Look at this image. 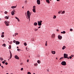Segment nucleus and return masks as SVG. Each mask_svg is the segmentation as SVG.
Segmentation results:
<instances>
[{
    "instance_id": "34",
    "label": "nucleus",
    "mask_w": 74,
    "mask_h": 74,
    "mask_svg": "<svg viewBox=\"0 0 74 74\" xmlns=\"http://www.w3.org/2000/svg\"><path fill=\"white\" fill-rule=\"evenodd\" d=\"M10 56H12V53H11V52H10Z\"/></svg>"
},
{
    "instance_id": "23",
    "label": "nucleus",
    "mask_w": 74,
    "mask_h": 74,
    "mask_svg": "<svg viewBox=\"0 0 74 74\" xmlns=\"http://www.w3.org/2000/svg\"><path fill=\"white\" fill-rule=\"evenodd\" d=\"M37 62L38 63L40 64L41 62V61H40L39 60H38L37 61Z\"/></svg>"
},
{
    "instance_id": "32",
    "label": "nucleus",
    "mask_w": 74,
    "mask_h": 74,
    "mask_svg": "<svg viewBox=\"0 0 74 74\" xmlns=\"http://www.w3.org/2000/svg\"><path fill=\"white\" fill-rule=\"evenodd\" d=\"M62 12V11H59V12H58V14H60V13H61V12Z\"/></svg>"
},
{
    "instance_id": "30",
    "label": "nucleus",
    "mask_w": 74,
    "mask_h": 74,
    "mask_svg": "<svg viewBox=\"0 0 74 74\" xmlns=\"http://www.w3.org/2000/svg\"><path fill=\"white\" fill-rule=\"evenodd\" d=\"M1 37L3 38L4 37V35H2L1 36Z\"/></svg>"
},
{
    "instance_id": "16",
    "label": "nucleus",
    "mask_w": 74,
    "mask_h": 74,
    "mask_svg": "<svg viewBox=\"0 0 74 74\" xmlns=\"http://www.w3.org/2000/svg\"><path fill=\"white\" fill-rule=\"evenodd\" d=\"M33 11L34 12H36V9L33 8Z\"/></svg>"
},
{
    "instance_id": "49",
    "label": "nucleus",
    "mask_w": 74,
    "mask_h": 74,
    "mask_svg": "<svg viewBox=\"0 0 74 74\" xmlns=\"http://www.w3.org/2000/svg\"><path fill=\"white\" fill-rule=\"evenodd\" d=\"M4 32H2V35H4Z\"/></svg>"
},
{
    "instance_id": "46",
    "label": "nucleus",
    "mask_w": 74,
    "mask_h": 74,
    "mask_svg": "<svg viewBox=\"0 0 74 74\" xmlns=\"http://www.w3.org/2000/svg\"><path fill=\"white\" fill-rule=\"evenodd\" d=\"M69 58V59H72V57H71V56H70Z\"/></svg>"
},
{
    "instance_id": "2",
    "label": "nucleus",
    "mask_w": 74,
    "mask_h": 74,
    "mask_svg": "<svg viewBox=\"0 0 74 74\" xmlns=\"http://www.w3.org/2000/svg\"><path fill=\"white\" fill-rule=\"evenodd\" d=\"M64 59H66L67 58L68 59H69V58L68 57V55L66 53H64Z\"/></svg>"
},
{
    "instance_id": "8",
    "label": "nucleus",
    "mask_w": 74,
    "mask_h": 74,
    "mask_svg": "<svg viewBox=\"0 0 74 74\" xmlns=\"http://www.w3.org/2000/svg\"><path fill=\"white\" fill-rule=\"evenodd\" d=\"M37 4L38 5L40 4V0H37Z\"/></svg>"
},
{
    "instance_id": "5",
    "label": "nucleus",
    "mask_w": 74,
    "mask_h": 74,
    "mask_svg": "<svg viewBox=\"0 0 74 74\" xmlns=\"http://www.w3.org/2000/svg\"><path fill=\"white\" fill-rule=\"evenodd\" d=\"M61 64L63 66H66V62L65 61H62L61 62Z\"/></svg>"
},
{
    "instance_id": "22",
    "label": "nucleus",
    "mask_w": 74,
    "mask_h": 74,
    "mask_svg": "<svg viewBox=\"0 0 74 74\" xmlns=\"http://www.w3.org/2000/svg\"><path fill=\"white\" fill-rule=\"evenodd\" d=\"M9 49H11V45H10L9 47L8 48Z\"/></svg>"
},
{
    "instance_id": "55",
    "label": "nucleus",
    "mask_w": 74,
    "mask_h": 74,
    "mask_svg": "<svg viewBox=\"0 0 74 74\" xmlns=\"http://www.w3.org/2000/svg\"><path fill=\"white\" fill-rule=\"evenodd\" d=\"M4 62H7V61H6V60H4Z\"/></svg>"
},
{
    "instance_id": "45",
    "label": "nucleus",
    "mask_w": 74,
    "mask_h": 74,
    "mask_svg": "<svg viewBox=\"0 0 74 74\" xmlns=\"http://www.w3.org/2000/svg\"><path fill=\"white\" fill-rule=\"evenodd\" d=\"M2 63H3V64H4V63H5V62H4V61H3V62H2Z\"/></svg>"
},
{
    "instance_id": "58",
    "label": "nucleus",
    "mask_w": 74,
    "mask_h": 74,
    "mask_svg": "<svg viewBox=\"0 0 74 74\" xmlns=\"http://www.w3.org/2000/svg\"><path fill=\"white\" fill-rule=\"evenodd\" d=\"M26 49H27V48L26 47Z\"/></svg>"
},
{
    "instance_id": "42",
    "label": "nucleus",
    "mask_w": 74,
    "mask_h": 74,
    "mask_svg": "<svg viewBox=\"0 0 74 74\" xmlns=\"http://www.w3.org/2000/svg\"><path fill=\"white\" fill-rule=\"evenodd\" d=\"M23 68H21V71H23Z\"/></svg>"
},
{
    "instance_id": "11",
    "label": "nucleus",
    "mask_w": 74,
    "mask_h": 74,
    "mask_svg": "<svg viewBox=\"0 0 74 74\" xmlns=\"http://www.w3.org/2000/svg\"><path fill=\"white\" fill-rule=\"evenodd\" d=\"M51 53H52V54H55V53H56V52H55V51H52Z\"/></svg>"
},
{
    "instance_id": "26",
    "label": "nucleus",
    "mask_w": 74,
    "mask_h": 74,
    "mask_svg": "<svg viewBox=\"0 0 74 74\" xmlns=\"http://www.w3.org/2000/svg\"><path fill=\"white\" fill-rule=\"evenodd\" d=\"M53 19H56V16H54L53 17Z\"/></svg>"
},
{
    "instance_id": "12",
    "label": "nucleus",
    "mask_w": 74,
    "mask_h": 74,
    "mask_svg": "<svg viewBox=\"0 0 74 74\" xmlns=\"http://www.w3.org/2000/svg\"><path fill=\"white\" fill-rule=\"evenodd\" d=\"M16 7V5L15 6H12L11 8H12V9H14V8H15Z\"/></svg>"
},
{
    "instance_id": "36",
    "label": "nucleus",
    "mask_w": 74,
    "mask_h": 74,
    "mask_svg": "<svg viewBox=\"0 0 74 74\" xmlns=\"http://www.w3.org/2000/svg\"><path fill=\"white\" fill-rule=\"evenodd\" d=\"M10 44H12V41H11L10 42Z\"/></svg>"
},
{
    "instance_id": "52",
    "label": "nucleus",
    "mask_w": 74,
    "mask_h": 74,
    "mask_svg": "<svg viewBox=\"0 0 74 74\" xmlns=\"http://www.w3.org/2000/svg\"><path fill=\"white\" fill-rule=\"evenodd\" d=\"M29 60H27V62H29Z\"/></svg>"
},
{
    "instance_id": "19",
    "label": "nucleus",
    "mask_w": 74,
    "mask_h": 74,
    "mask_svg": "<svg viewBox=\"0 0 74 74\" xmlns=\"http://www.w3.org/2000/svg\"><path fill=\"white\" fill-rule=\"evenodd\" d=\"M15 18L18 21H19V19L16 17H15Z\"/></svg>"
},
{
    "instance_id": "10",
    "label": "nucleus",
    "mask_w": 74,
    "mask_h": 74,
    "mask_svg": "<svg viewBox=\"0 0 74 74\" xmlns=\"http://www.w3.org/2000/svg\"><path fill=\"white\" fill-rule=\"evenodd\" d=\"M20 43V42H19V41H16V45H18Z\"/></svg>"
},
{
    "instance_id": "61",
    "label": "nucleus",
    "mask_w": 74,
    "mask_h": 74,
    "mask_svg": "<svg viewBox=\"0 0 74 74\" xmlns=\"http://www.w3.org/2000/svg\"><path fill=\"white\" fill-rule=\"evenodd\" d=\"M24 7H22L23 8Z\"/></svg>"
},
{
    "instance_id": "35",
    "label": "nucleus",
    "mask_w": 74,
    "mask_h": 74,
    "mask_svg": "<svg viewBox=\"0 0 74 74\" xmlns=\"http://www.w3.org/2000/svg\"><path fill=\"white\" fill-rule=\"evenodd\" d=\"M13 42L14 43H15V42H16V40H14L13 41Z\"/></svg>"
},
{
    "instance_id": "47",
    "label": "nucleus",
    "mask_w": 74,
    "mask_h": 74,
    "mask_svg": "<svg viewBox=\"0 0 74 74\" xmlns=\"http://www.w3.org/2000/svg\"><path fill=\"white\" fill-rule=\"evenodd\" d=\"M5 64H6V65H7V64H8V63L7 62H5Z\"/></svg>"
},
{
    "instance_id": "57",
    "label": "nucleus",
    "mask_w": 74,
    "mask_h": 74,
    "mask_svg": "<svg viewBox=\"0 0 74 74\" xmlns=\"http://www.w3.org/2000/svg\"><path fill=\"white\" fill-rule=\"evenodd\" d=\"M17 48H19V47H17Z\"/></svg>"
},
{
    "instance_id": "62",
    "label": "nucleus",
    "mask_w": 74,
    "mask_h": 74,
    "mask_svg": "<svg viewBox=\"0 0 74 74\" xmlns=\"http://www.w3.org/2000/svg\"><path fill=\"white\" fill-rule=\"evenodd\" d=\"M56 59H58V58H56Z\"/></svg>"
},
{
    "instance_id": "6",
    "label": "nucleus",
    "mask_w": 74,
    "mask_h": 74,
    "mask_svg": "<svg viewBox=\"0 0 74 74\" xmlns=\"http://www.w3.org/2000/svg\"><path fill=\"white\" fill-rule=\"evenodd\" d=\"M58 37L59 40H61L62 38V36H60V35H58Z\"/></svg>"
},
{
    "instance_id": "7",
    "label": "nucleus",
    "mask_w": 74,
    "mask_h": 74,
    "mask_svg": "<svg viewBox=\"0 0 74 74\" xmlns=\"http://www.w3.org/2000/svg\"><path fill=\"white\" fill-rule=\"evenodd\" d=\"M55 34H53L51 35V38H55Z\"/></svg>"
},
{
    "instance_id": "63",
    "label": "nucleus",
    "mask_w": 74,
    "mask_h": 74,
    "mask_svg": "<svg viewBox=\"0 0 74 74\" xmlns=\"http://www.w3.org/2000/svg\"><path fill=\"white\" fill-rule=\"evenodd\" d=\"M6 74H8V73H7Z\"/></svg>"
},
{
    "instance_id": "43",
    "label": "nucleus",
    "mask_w": 74,
    "mask_h": 74,
    "mask_svg": "<svg viewBox=\"0 0 74 74\" xmlns=\"http://www.w3.org/2000/svg\"><path fill=\"white\" fill-rule=\"evenodd\" d=\"M5 14H7V11H5Z\"/></svg>"
},
{
    "instance_id": "15",
    "label": "nucleus",
    "mask_w": 74,
    "mask_h": 74,
    "mask_svg": "<svg viewBox=\"0 0 74 74\" xmlns=\"http://www.w3.org/2000/svg\"><path fill=\"white\" fill-rule=\"evenodd\" d=\"M61 33L62 34H65V33H66V32L64 31L63 32H61Z\"/></svg>"
},
{
    "instance_id": "59",
    "label": "nucleus",
    "mask_w": 74,
    "mask_h": 74,
    "mask_svg": "<svg viewBox=\"0 0 74 74\" xmlns=\"http://www.w3.org/2000/svg\"><path fill=\"white\" fill-rule=\"evenodd\" d=\"M1 63H0V66H1Z\"/></svg>"
},
{
    "instance_id": "60",
    "label": "nucleus",
    "mask_w": 74,
    "mask_h": 74,
    "mask_svg": "<svg viewBox=\"0 0 74 74\" xmlns=\"http://www.w3.org/2000/svg\"><path fill=\"white\" fill-rule=\"evenodd\" d=\"M10 59H9V58L8 59V60H9V61L10 60Z\"/></svg>"
},
{
    "instance_id": "27",
    "label": "nucleus",
    "mask_w": 74,
    "mask_h": 74,
    "mask_svg": "<svg viewBox=\"0 0 74 74\" xmlns=\"http://www.w3.org/2000/svg\"><path fill=\"white\" fill-rule=\"evenodd\" d=\"M24 44L25 46H26V45H27V44L26 43H24Z\"/></svg>"
},
{
    "instance_id": "50",
    "label": "nucleus",
    "mask_w": 74,
    "mask_h": 74,
    "mask_svg": "<svg viewBox=\"0 0 74 74\" xmlns=\"http://www.w3.org/2000/svg\"><path fill=\"white\" fill-rule=\"evenodd\" d=\"M40 27L41 26H39L38 27V29H40Z\"/></svg>"
},
{
    "instance_id": "44",
    "label": "nucleus",
    "mask_w": 74,
    "mask_h": 74,
    "mask_svg": "<svg viewBox=\"0 0 74 74\" xmlns=\"http://www.w3.org/2000/svg\"><path fill=\"white\" fill-rule=\"evenodd\" d=\"M70 31H71V32H72V31H73V29H70Z\"/></svg>"
},
{
    "instance_id": "48",
    "label": "nucleus",
    "mask_w": 74,
    "mask_h": 74,
    "mask_svg": "<svg viewBox=\"0 0 74 74\" xmlns=\"http://www.w3.org/2000/svg\"><path fill=\"white\" fill-rule=\"evenodd\" d=\"M25 4H26L27 3V1H25Z\"/></svg>"
},
{
    "instance_id": "25",
    "label": "nucleus",
    "mask_w": 74,
    "mask_h": 74,
    "mask_svg": "<svg viewBox=\"0 0 74 74\" xmlns=\"http://www.w3.org/2000/svg\"><path fill=\"white\" fill-rule=\"evenodd\" d=\"M0 60H3V58H0Z\"/></svg>"
},
{
    "instance_id": "13",
    "label": "nucleus",
    "mask_w": 74,
    "mask_h": 74,
    "mask_svg": "<svg viewBox=\"0 0 74 74\" xmlns=\"http://www.w3.org/2000/svg\"><path fill=\"white\" fill-rule=\"evenodd\" d=\"M37 25H38V24L36 22H35L34 23V26H37Z\"/></svg>"
},
{
    "instance_id": "1",
    "label": "nucleus",
    "mask_w": 74,
    "mask_h": 74,
    "mask_svg": "<svg viewBox=\"0 0 74 74\" xmlns=\"http://www.w3.org/2000/svg\"><path fill=\"white\" fill-rule=\"evenodd\" d=\"M27 18H28L29 19V21H30V16L31 15V14L30 13V12L29 11H28L27 12Z\"/></svg>"
},
{
    "instance_id": "37",
    "label": "nucleus",
    "mask_w": 74,
    "mask_h": 74,
    "mask_svg": "<svg viewBox=\"0 0 74 74\" xmlns=\"http://www.w3.org/2000/svg\"><path fill=\"white\" fill-rule=\"evenodd\" d=\"M33 8H35V9H36V6H34Z\"/></svg>"
},
{
    "instance_id": "18",
    "label": "nucleus",
    "mask_w": 74,
    "mask_h": 74,
    "mask_svg": "<svg viewBox=\"0 0 74 74\" xmlns=\"http://www.w3.org/2000/svg\"><path fill=\"white\" fill-rule=\"evenodd\" d=\"M5 19H8L9 18L7 16H5Z\"/></svg>"
},
{
    "instance_id": "21",
    "label": "nucleus",
    "mask_w": 74,
    "mask_h": 74,
    "mask_svg": "<svg viewBox=\"0 0 74 74\" xmlns=\"http://www.w3.org/2000/svg\"><path fill=\"white\" fill-rule=\"evenodd\" d=\"M34 65H35V66H38V64L36 63L34 64Z\"/></svg>"
},
{
    "instance_id": "9",
    "label": "nucleus",
    "mask_w": 74,
    "mask_h": 74,
    "mask_svg": "<svg viewBox=\"0 0 74 74\" xmlns=\"http://www.w3.org/2000/svg\"><path fill=\"white\" fill-rule=\"evenodd\" d=\"M15 58L16 59H19V58L18 56L16 55L14 56Z\"/></svg>"
},
{
    "instance_id": "24",
    "label": "nucleus",
    "mask_w": 74,
    "mask_h": 74,
    "mask_svg": "<svg viewBox=\"0 0 74 74\" xmlns=\"http://www.w3.org/2000/svg\"><path fill=\"white\" fill-rule=\"evenodd\" d=\"M45 45V46H47V41H46Z\"/></svg>"
},
{
    "instance_id": "38",
    "label": "nucleus",
    "mask_w": 74,
    "mask_h": 74,
    "mask_svg": "<svg viewBox=\"0 0 74 74\" xmlns=\"http://www.w3.org/2000/svg\"><path fill=\"white\" fill-rule=\"evenodd\" d=\"M5 44H4L2 45V46H4V47H5Z\"/></svg>"
},
{
    "instance_id": "53",
    "label": "nucleus",
    "mask_w": 74,
    "mask_h": 74,
    "mask_svg": "<svg viewBox=\"0 0 74 74\" xmlns=\"http://www.w3.org/2000/svg\"><path fill=\"white\" fill-rule=\"evenodd\" d=\"M1 67H2L3 69L4 68V67H3V66H1Z\"/></svg>"
},
{
    "instance_id": "3",
    "label": "nucleus",
    "mask_w": 74,
    "mask_h": 74,
    "mask_svg": "<svg viewBox=\"0 0 74 74\" xmlns=\"http://www.w3.org/2000/svg\"><path fill=\"white\" fill-rule=\"evenodd\" d=\"M4 23L6 26H9V23H10V21H5L4 22Z\"/></svg>"
},
{
    "instance_id": "64",
    "label": "nucleus",
    "mask_w": 74,
    "mask_h": 74,
    "mask_svg": "<svg viewBox=\"0 0 74 74\" xmlns=\"http://www.w3.org/2000/svg\"><path fill=\"white\" fill-rule=\"evenodd\" d=\"M33 74H35V73H34Z\"/></svg>"
},
{
    "instance_id": "28",
    "label": "nucleus",
    "mask_w": 74,
    "mask_h": 74,
    "mask_svg": "<svg viewBox=\"0 0 74 74\" xmlns=\"http://www.w3.org/2000/svg\"><path fill=\"white\" fill-rule=\"evenodd\" d=\"M65 12V11H63L62 13V14H64V13Z\"/></svg>"
},
{
    "instance_id": "39",
    "label": "nucleus",
    "mask_w": 74,
    "mask_h": 74,
    "mask_svg": "<svg viewBox=\"0 0 74 74\" xmlns=\"http://www.w3.org/2000/svg\"><path fill=\"white\" fill-rule=\"evenodd\" d=\"M12 56H10V58H9L10 59H11V58H12Z\"/></svg>"
},
{
    "instance_id": "20",
    "label": "nucleus",
    "mask_w": 74,
    "mask_h": 74,
    "mask_svg": "<svg viewBox=\"0 0 74 74\" xmlns=\"http://www.w3.org/2000/svg\"><path fill=\"white\" fill-rule=\"evenodd\" d=\"M65 48H66V46H64L62 48V49H65Z\"/></svg>"
},
{
    "instance_id": "41",
    "label": "nucleus",
    "mask_w": 74,
    "mask_h": 74,
    "mask_svg": "<svg viewBox=\"0 0 74 74\" xmlns=\"http://www.w3.org/2000/svg\"><path fill=\"white\" fill-rule=\"evenodd\" d=\"M63 57H61V58L60 59V60H61V59H63Z\"/></svg>"
},
{
    "instance_id": "29",
    "label": "nucleus",
    "mask_w": 74,
    "mask_h": 74,
    "mask_svg": "<svg viewBox=\"0 0 74 74\" xmlns=\"http://www.w3.org/2000/svg\"><path fill=\"white\" fill-rule=\"evenodd\" d=\"M17 50L18 51H21V50L20 49H17Z\"/></svg>"
},
{
    "instance_id": "54",
    "label": "nucleus",
    "mask_w": 74,
    "mask_h": 74,
    "mask_svg": "<svg viewBox=\"0 0 74 74\" xmlns=\"http://www.w3.org/2000/svg\"><path fill=\"white\" fill-rule=\"evenodd\" d=\"M57 1H60V0H57Z\"/></svg>"
},
{
    "instance_id": "51",
    "label": "nucleus",
    "mask_w": 74,
    "mask_h": 74,
    "mask_svg": "<svg viewBox=\"0 0 74 74\" xmlns=\"http://www.w3.org/2000/svg\"><path fill=\"white\" fill-rule=\"evenodd\" d=\"M71 56L72 57H74V55H71Z\"/></svg>"
},
{
    "instance_id": "17",
    "label": "nucleus",
    "mask_w": 74,
    "mask_h": 74,
    "mask_svg": "<svg viewBox=\"0 0 74 74\" xmlns=\"http://www.w3.org/2000/svg\"><path fill=\"white\" fill-rule=\"evenodd\" d=\"M46 0V2H47V3H49H49H50V2H49V0Z\"/></svg>"
},
{
    "instance_id": "4",
    "label": "nucleus",
    "mask_w": 74,
    "mask_h": 74,
    "mask_svg": "<svg viewBox=\"0 0 74 74\" xmlns=\"http://www.w3.org/2000/svg\"><path fill=\"white\" fill-rule=\"evenodd\" d=\"M42 22V21H38V26H41L42 25V24L41 23Z\"/></svg>"
},
{
    "instance_id": "56",
    "label": "nucleus",
    "mask_w": 74,
    "mask_h": 74,
    "mask_svg": "<svg viewBox=\"0 0 74 74\" xmlns=\"http://www.w3.org/2000/svg\"><path fill=\"white\" fill-rule=\"evenodd\" d=\"M57 32H58V31H59V30L57 29Z\"/></svg>"
},
{
    "instance_id": "33",
    "label": "nucleus",
    "mask_w": 74,
    "mask_h": 74,
    "mask_svg": "<svg viewBox=\"0 0 74 74\" xmlns=\"http://www.w3.org/2000/svg\"><path fill=\"white\" fill-rule=\"evenodd\" d=\"M18 33H16L14 35L15 36H16V35H18Z\"/></svg>"
},
{
    "instance_id": "40",
    "label": "nucleus",
    "mask_w": 74,
    "mask_h": 74,
    "mask_svg": "<svg viewBox=\"0 0 74 74\" xmlns=\"http://www.w3.org/2000/svg\"><path fill=\"white\" fill-rule=\"evenodd\" d=\"M27 74H31V73L30 72H28Z\"/></svg>"
},
{
    "instance_id": "14",
    "label": "nucleus",
    "mask_w": 74,
    "mask_h": 74,
    "mask_svg": "<svg viewBox=\"0 0 74 74\" xmlns=\"http://www.w3.org/2000/svg\"><path fill=\"white\" fill-rule=\"evenodd\" d=\"M11 14L12 15H14V14H15V13H14V12L12 11L11 12Z\"/></svg>"
},
{
    "instance_id": "31",
    "label": "nucleus",
    "mask_w": 74,
    "mask_h": 74,
    "mask_svg": "<svg viewBox=\"0 0 74 74\" xmlns=\"http://www.w3.org/2000/svg\"><path fill=\"white\" fill-rule=\"evenodd\" d=\"M38 29H35L34 31H36L37 30H38Z\"/></svg>"
}]
</instances>
